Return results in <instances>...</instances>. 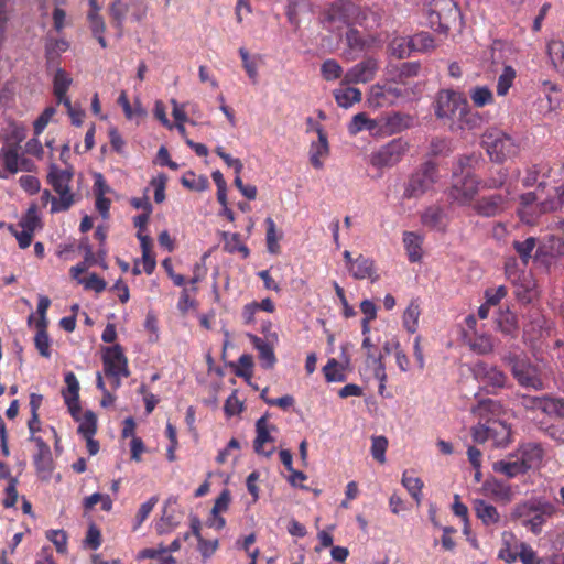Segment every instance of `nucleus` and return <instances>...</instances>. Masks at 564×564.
Returning a JSON list of instances; mask_svg holds the SVG:
<instances>
[{"label": "nucleus", "mask_w": 564, "mask_h": 564, "mask_svg": "<svg viewBox=\"0 0 564 564\" xmlns=\"http://www.w3.org/2000/svg\"><path fill=\"white\" fill-rule=\"evenodd\" d=\"M506 197L501 194H494L482 197L475 205L476 212L485 217H492L501 213L506 207Z\"/></svg>", "instance_id": "obj_20"}, {"label": "nucleus", "mask_w": 564, "mask_h": 564, "mask_svg": "<svg viewBox=\"0 0 564 564\" xmlns=\"http://www.w3.org/2000/svg\"><path fill=\"white\" fill-rule=\"evenodd\" d=\"M538 199L539 196L535 192H529L520 196L521 208L519 209V215L522 221L532 224L534 217L542 213L540 210L541 204L539 206L534 205Z\"/></svg>", "instance_id": "obj_26"}, {"label": "nucleus", "mask_w": 564, "mask_h": 564, "mask_svg": "<svg viewBox=\"0 0 564 564\" xmlns=\"http://www.w3.org/2000/svg\"><path fill=\"white\" fill-rule=\"evenodd\" d=\"M46 538L55 545L58 553L66 552L67 535L63 530H50Z\"/></svg>", "instance_id": "obj_61"}, {"label": "nucleus", "mask_w": 564, "mask_h": 564, "mask_svg": "<svg viewBox=\"0 0 564 564\" xmlns=\"http://www.w3.org/2000/svg\"><path fill=\"white\" fill-rule=\"evenodd\" d=\"M551 169L547 164L540 163L534 164L527 170V174L522 180V183L525 187L533 186L535 184L542 186L544 184L543 178L550 176Z\"/></svg>", "instance_id": "obj_32"}, {"label": "nucleus", "mask_w": 564, "mask_h": 564, "mask_svg": "<svg viewBox=\"0 0 564 564\" xmlns=\"http://www.w3.org/2000/svg\"><path fill=\"white\" fill-rule=\"evenodd\" d=\"M267 225V234H265V242L267 249L271 254H278L280 252L279 240L281 236L276 232V227L271 217L265 219Z\"/></svg>", "instance_id": "obj_46"}, {"label": "nucleus", "mask_w": 564, "mask_h": 564, "mask_svg": "<svg viewBox=\"0 0 564 564\" xmlns=\"http://www.w3.org/2000/svg\"><path fill=\"white\" fill-rule=\"evenodd\" d=\"M434 113L452 132L475 129L480 122L479 115L469 109L467 99L451 89L437 93Z\"/></svg>", "instance_id": "obj_1"}, {"label": "nucleus", "mask_w": 564, "mask_h": 564, "mask_svg": "<svg viewBox=\"0 0 564 564\" xmlns=\"http://www.w3.org/2000/svg\"><path fill=\"white\" fill-rule=\"evenodd\" d=\"M328 21L343 20L347 25L358 24L373 30L381 24L382 13L379 10L361 9L352 3L334 4L327 12Z\"/></svg>", "instance_id": "obj_4"}, {"label": "nucleus", "mask_w": 564, "mask_h": 564, "mask_svg": "<svg viewBox=\"0 0 564 564\" xmlns=\"http://www.w3.org/2000/svg\"><path fill=\"white\" fill-rule=\"evenodd\" d=\"M402 485L409 491L413 499L419 503L421 501V491L423 481L419 477L410 476L406 473L402 476Z\"/></svg>", "instance_id": "obj_50"}, {"label": "nucleus", "mask_w": 564, "mask_h": 564, "mask_svg": "<svg viewBox=\"0 0 564 564\" xmlns=\"http://www.w3.org/2000/svg\"><path fill=\"white\" fill-rule=\"evenodd\" d=\"M487 153L495 162H503L519 152V143L507 132L490 128L482 135Z\"/></svg>", "instance_id": "obj_7"}, {"label": "nucleus", "mask_w": 564, "mask_h": 564, "mask_svg": "<svg viewBox=\"0 0 564 564\" xmlns=\"http://www.w3.org/2000/svg\"><path fill=\"white\" fill-rule=\"evenodd\" d=\"M346 86L347 87L335 89L333 95L339 107L348 109L354 104H357L361 100L362 94L358 88L350 87L349 85Z\"/></svg>", "instance_id": "obj_30"}, {"label": "nucleus", "mask_w": 564, "mask_h": 564, "mask_svg": "<svg viewBox=\"0 0 564 564\" xmlns=\"http://www.w3.org/2000/svg\"><path fill=\"white\" fill-rule=\"evenodd\" d=\"M421 221L424 226L437 231H443L446 227L445 214L438 207H429L422 214Z\"/></svg>", "instance_id": "obj_33"}, {"label": "nucleus", "mask_w": 564, "mask_h": 564, "mask_svg": "<svg viewBox=\"0 0 564 564\" xmlns=\"http://www.w3.org/2000/svg\"><path fill=\"white\" fill-rule=\"evenodd\" d=\"M517 455L528 470L540 466L543 459V449L536 443H527L519 448Z\"/></svg>", "instance_id": "obj_22"}, {"label": "nucleus", "mask_w": 564, "mask_h": 564, "mask_svg": "<svg viewBox=\"0 0 564 564\" xmlns=\"http://www.w3.org/2000/svg\"><path fill=\"white\" fill-rule=\"evenodd\" d=\"M223 236L224 247L228 252H241L243 258H247L249 256V249L246 245L241 242L239 234L224 232Z\"/></svg>", "instance_id": "obj_45"}, {"label": "nucleus", "mask_w": 564, "mask_h": 564, "mask_svg": "<svg viewBox=\"0 0 564 564\" xmlns=\"http://www.w3.org/2000/svg\"><path fill=\"white\" fill-rule=\"evenodd\" d=\"M19 226L25 230L31 232H35L37 228L41 227V220L37 215V210L35 206H31L25 215L19 221Z\"/></svg>", "instance_id": "obj_53"}, {"label": "nucleus", "mask_w": 564, "mask_h": 564, "mask_svg": "<svg viewBox=\"0 0 564 564\" xmlns=\"http://www.w3.org/2000/svg\"><path fill=\"white\" fill-rule=\"evenodd\" d=\"M413 51L411 45V39L403 36H397L389 43V52L391 55L398 58H405Z\"/></svg>", "instance_id": "obj_40"}, {"label": "nucleus", "mask_w": 564, "mask_h": 564, "mask_svg": "<svg viewBox=\"0 0 564 564\" xmlns=\"http://www.w3.org/2000/svg\"><path fill=\"white\" fill-rule=\"evenodd\" d=\"M46 180L58 195V198L53 199L51 213L56 214L68 210L75 204V195L70 191L73 171L70 169H61L56 164H51Z\"/></svg>", "instance_id": "obj_5"}, {"label": "nucleus", "mask_w": 564, "mask_h": 564, "mask_svg": "<svg viewBox=\"0 0 564 564\" xmlns=\"http://www.w3.org/2000/svg\"><path fill=\"white\" fill-rule=\"evenodd\" d=\"M484 490L488 497L503 503L510 502L513 497L510 485L497 479L487 480L484 484Z\"/></svg>", "instance_id": "obj_23"}, {"label": "nucleus", "mask_w": 564, "mask_h": 564, "mask_svg": "<svg viewBox=\"0 0 564 564\" xmlns=\"http://www.w3.org/2000/svg\"><path fill=\"white\" fill-rule=\"evenodd\" d=\"M104 372L111 379L113 389L121 386V379L130 375L128 360L119 345L107 347L102 355Z\"/></svg>", "instance_id": "obj_9"}, {"label": "nucleus", "mask_w": 564, "mask_h": 564, "mask_svg": "<svg viewBox=\"0 0 564 564\" xmlns=\"http://www.w3.org/2000/svg\"><path fill=\"white\" fill-rule=\"evenodd\" d=\"M79 284H82L86 290H94L97 293H100L106 289V282L95 273L79 280Z\"/></svg>", "instance_id": "obj_64"}, {"label": "nucleus", "mask_w": 564, "mask_h": 564, "mask_svg": "<svg viewBox=\"0 0 564 564\" xmlns=\"http://www.w3.org/2000/svg\"><path fill=\"white\" fill-rule=\"evenodd\" d=\"M425 17L431 29L447 34L451 26L458 21L460 12L454 0H432L425 8Z\"/></svg>", "instance_id": "obj_6"}, {"label": "nucleus", "mask_w": 564, "mask_h": 564, "mask_svg": "<svg viewBox=\"0 0 564 564\" xmlns=\"http://www.w3.org/2000/svg\"><path fill=\"white\" fill-rule=\"evenodd\" d=\"M250 340L253 345V347L259 352V359L261 361V366L265 369H270L274 366L276 362V358L273 351L272 346L263 340L262 338L256 336V335H249Z\"/></svg>", "instance_id": "obj_29"}, {"label": "nucleus", "mask_w": 564, "mask_h": 564, "mask_svg": "<svg viewBox=\"0 0 564 564\" xmlns=\"http://www.w3.org/2000/svg\"><path fill=\"white\" fill-rule=\"evenodd\" d=\"M403 243L410 262H419L423 254V237L414 231H405L403 234Z\"/></svg>", "instance_id": "obj_28"}, {"label": "nucleus", "mask_w": 564, "mask_h": 564, "mask_svg": "<svg viewBox=\"0 0 564 564\" xmlns=\"http://www.w3.org/2000/svg\"><path fill=\"white\" fill-rule=\"evenodd\" d=\"M503 360L511 367V372L520 386L531 388L536 391L545 388L538 366L532 365L524 358L511 354L506 356Z\"/></svg>", "instance_id": "obj_8"}, {"label": "nucleus", "mask_w": 564, "mask_h": 564, "mask_svg": "<svg viewBox=\"0 0 564 564\" xmlns=\"http://www.w3.org/2000/svg\"><path fill=\"white\" fill-rule=\"evenodd\" d=\"M182 185L188 189L203 192L209 186V182L206 176L195 175L193 172H187L181 180Z\"/></svg>", "instance_id": "obj_49"}, {"label": "nucleus", "mask_w": 564, "mask_h": 564, "mask_svg": "<svg viewBox=\"0 0 564 564\" xmlns=\"http://www.w3.org/2000/svg\"><path fill=\"white\" fill-rule=\"evenodd\" d=\"M469 97L476 107L491 105L495 100L492 91L487 86H476L469 90Z\"/></svg>", "instance_id": "obj_39"}, {"label": "nucleus", "mask_w": 564, "mask_h": 564, "mask_svg": "<svg viewBox=\"0 0 564 564\" xmlns=\"http://www.w3.org/2000/svg\"><path fill=\"white\" fill-rule=\"evenodd\" d=\"M322 77L327 82H333L344 77L345 73L339 63L335 59H326L321 65Z\"/></svg>", "instance_id": "obj_44"}, {"label": "nucleus", "mask_w": 564, "mask_h": 564, "mask_svg": "<svg viewBox=\"0 0 564 564\" xmlns=\"http://www.w3.org/2000/svg\"><path fill=\"white\" fill-rule=\"evenodd\" d=\"M510 434V427L500 421H492L489 425L478 424L473 429V438L475 442L484 443L492 438L498 446L509 444Z\"/></svg>", "instance_id": "obj_13"}, {"label": "nucleus", "mask_w": 564, "mask_h": 564, "mask_svg": "<svg viewBox=\"0 0 564 564\" xmlns=\"http://www.w3.org/2000/svg\"><path fill=\"white\" fill-rule=\"evenodd\" d=\"M37 332L34 337V344L40 355L48 358L51 356V339L46 332V327H36Z\"/></svg>", "instance_id": "obj_51"}, {"label": "nucleus", "mask_w": 564, "mask_h": 564, "mask_svg": "<svg viewBox=\"0 0 564 564\" xmlns=\"http://www.w3.org/2000/svg\"><path fill=\"white\" fill-rule=\"evenodd\" d=\"M469 347L476 354L488 355L494 351L495 343L491 336L480 334L469 339Z\"/></svg>", "instance_id": "obj_38"}, {"label": "nucleus", "mask_w": 564, "mask_h": 564, "mask_svg": "<svg viewBox=\"0 0 564 564\" xmlns=\"http://www.w3.org/2000/svg\"><path fill=\"white\" fill-rule=\"evenodd\" d=\"M275 426L269 424L267 415L261 416L256 422V432L257 436L253 442L254 452L260 455H264L265 457H270L274 448L265 451L264 444L272 443L274 438L271 436L270 432L274 431Z\"/></svg>", "instance_id": "obj_19"}, {"label": "nucleus", "mask_w": 564, "mask_h": 564, "mask_svg": "<svg viewBox=\"0 0 564 564\" xmlns=\"http://www.w3.org/2000/svg\"><path fill=\"white\" fill-rule=\"evenodd\" d=\"M167 177L164 174H160L151 181V186L154 188V200L161 204L165 199V186Z\"/></svg>", "instance_id": "obj_63"}, {"label": "nucleus", "mask_w": 564, "mask_h": 564, "mask_svg": "<svg viewBox=\"0 0 564 564\" xmlns=\"http://www.w3.org/2000/svg\"><path fill=\"white\" fill-rule=\"evenodd\" d=\"M379 69V62L372 56H368L361 62L350 67L341 79V85L366 84L371 82Z\"/></svg>", "instance_id": "obj_14"}, {"label": "nucleus", "mask_w": 564, "mask_h": 564, "mask_svg": "<svg viewBox=\"0 0 564 564\" xmlns=\"http://www.w3.org/2000/svg\"><path fill=\"white\" fill-rule=\"evenodd\" d=\"M2 138L4 143L1 148L0 156L6 170L11 174H17L20 171H34V162L21 153V142L26 138V127L11 121L4 129Z\"/></svg>", "instance_id": "obj_2"}, {"label": "nucleus", "mask_w": 564, "mask_h": 564, "mask_svg": "<svg viewBox=\"0 0 564 564\" xmlns=\"http://www.w3.org/2000/svg\"><path fill=\"white\" fill-rule=\"evenodd\" d=\"M557 511L558 508L553 502L539 498L518 503L512 509L511 518L520 520L523 527L539 534L547 519L555 516Z\"/></svg>", "instance_id": "obj_3"}, {"label": "nucleus", "mask_w": 564, "mask_h": 564, "mask_svg": "<svg viewBox=\"0 0 564 564\" xmlns=\"http://www.w3.org/2000/svg\"><path fill=\"white\" fill-rule=\"evenodd\" d=\"M387 448L388 440L386 436H373L371 438V455L380 464H383L386 462Z\"/></svg>", "instance_id": "obj_56"}, {"label": "nucleus", "mask_w": 564, "mask_h": 564, "mask_svg": "<svg viewBox=\"0 0 564 564\" xmlns=\"http://www.w3.org/2000/svg\"><path fill=\"white\" fill-rule=\"evenodd\" d=\"M78 433L83 437L94 436L97 431V417L93 411H86L83 417L79 416Z\"/></svg>", "instance_id": "obj_48"}, {"label": "nucleus", "mask_w": 564, "mask_h": 564, "mask_svg": "<svg viewBox=\"0 0 564 564\" xmlns=\"http://www.w3.org/2000/svg\"><path fill=\"white\" fill-rule=\"evenodd\" d=\"M516 78V70L512 66L506 65L502 69V73L498 77L497 82V95L506 96L513 85Z\"/></svg>", "instance_id": "obj_43"}, {"label": "nucleus", "mask_w": 564, "mask_h": 564, "mask_svg": "<svg viewBox=\"0 0 564 564\" xmlns=\"http://www.w3.org/2000/svg\"><path fill=\"white\" fill-rule=\"evenodd\" d=\"M421 310L417 301H411L403 313V326L409 333H415L419 326Z\"/></svg>", "instance_id": "obj_37"}, {"label": "nucleus", "mask_w": 564, "mask_h": 564, "mask_svg": "<svg viewBox=\"0 0 564 564\" xmlns=\"http://www.w3.org/2000/svg\"><path fill=\"white\" fill-rule=\"evenodd\" d=\"M131 2H124L123 0H113L109 6V14L113 20V25L118 30H122L123 22L128 11L130 10Z\"/></svg>", "instance_id": "obj_36"}, {"label": "nucleus", "mask_w": 564, "mask_h": 564, "mask_svg": "<svg viewBox=\"0 0 564 564\" xmlns=\"http://www.w3.org/2000/svg\"><path fill=\"white\" fill-rule=\"evenodd\" d=\"M409 150V143L395 138L370 154V164L377 169L391 167L398 164Z\"/></svg>", "instance_id": "obj_11"}, {"label": "nucleus", "mask_w": 564, "mask_h": 564, "mask_svg": "<svg viewBox=\"0 0 564 564\" xmlns=\"http://www.w3.org/2000/svg\"><path fill=\"white\" fill-rule=\"evenodd\" d=\"M348 270L356 280L370 279L371 281H377L379 278L373 261L362 254L358 256L354 262H351Z\"/></svg>", "instance_id": "obj_21"}, {"label": "nucleus", "mask_w": 564, "mask_h": 564, "mask_svg": "<svg viewBox=\"0 0 564 564\" xmlns=\"http://www.w3.org/2000/svg\"><path fill=\"white\" fill-rule=\"evenodd\" d=\"M64 381L66 383V389L62 392L64 401L72 416L79 420V382L72 371L65 373Z\"/></svg>", "instance_id": "obj_18"}, {"label": "nucleus", "mask_w": 564, "mask_h": 564, "mask_svg": "<svg viewBox=\"0 0 564 564\" xmlns=\"http://www.w3.org/2000/svg\"><path fill=\"white\" fill-rule=\"evenodd\" d=\"M368 100L376 107H382L386 104L391 102L390 98H388L386 86L380 84L371 86Z\"/></svg>", "instance_id": "obj_55"}, {"label": "nucleus", "mask_w": 564, "mask_h": 564, "mask_svg": "<svg viewBox=\"0 0 564 564\" xmlns=\"http://www.w3.org/2000/svg\"><path fill=\"white\" fill-rule=\"evenodd\" d=\"M536 242H538V240L534 237H528L524 240H513L512 247H513L514 251L517 252V254L519 256L520 261L523 264V267L528 265L529 261L532 258L534 250H535L534 259L544 261L543 257L547 253L545 251V246L538 247Z\"/></svg>", "instance_id": "obj_17"}, {"label": "nucleus", "mask_w": 564, "mask_h": 564, "mask_svg": "<svg viewBox=\"0 0 564 564\" xmlns=\"http://www.w3.org/2000/svg\"><path fill=\"white\" fill-rule=\"evenodd\" d=\"M541 412L547 415L564 417V399L545 397Z\"/></svg>", "instance_id": "obj_54"}, {"label": "nucleus", "mask_w": 564, "mask_h": 564, "mask_svg": "<svg viewBox=\"0 0 564 564\" xmlns=\"http://www.w3.org/2000/svg\"><path fill=\"white\" fill-rule=\"evenodd\" d=\"M519 542L511 533L502 534V546L499 550L498 557L507 564L514 563L519 557Z\"/></svg>", "instance_id": "obj_31"}, {"label": "nucleus", "mask_w": 564, "mask_h": 564, "mask_svg": "<svg viewBox=\"0 0 564 564\" xmlns=\"http://www.w3.org/2000/svg\"><path fill=\"white\" fill-rule=\"evenodd\" d=\"M383 134L384 137L397 134L412 126V117L395 112L383 117Z\"/></svg>", "instance_id": "obj_24"}, {"label": "nucleus", "mask_w": 564, "mask_h": 564, "mask_svg": "<svg viewBox=\"0 0 564 564\" xmlns=\"http://www.w3.org/2000/svg\"><path fill=\"white\" fill-rule=\"evenodd\" d=\"M36 446L33 463L41 479L48 480L54 469V462L50 446L41 437H30Z\"/></svg>", "instance_id": "obj_16"}, {"label": "nucleus", "mask_w": 564, "mask_h": 564, "mask_svg": "<svg viewBox=\"0 0 564 564\" xmlns=\"http://www.w3.org/2000/svg\"><path fill=\"white\" fill-rule=\"evenodd\" d=\"M555 196L541 202L540 210L543 213L553 212L564 206V186L555 187Z\"/></svg>", "instance_id": "obj_52"}, {"label": "nucleus", "mask_w": 564, "mask_h": 564, "mask_svg": "<svg viewBox=\"0 0 564 564\" xmlns=\"http://www.w3.org/2000/svg\"><path fill=\"white\" fill-rule=\"evenodd\" d=\"M316 131L318 133V141L311 144L310 161L315 169L319 170L324 165L323 158L327 156L329 148L326 134L324 133L323 129L318 127Z\"/></svg>", "instance_id": "obj_25"}, {"label": "nucleus", "mask_w": 564, "mask_h": 564, "mask_svg": "<svg viewBox=\"0 0 564 564\" xmlns=\"http://www.w3.org/2000/svg\"><path fill=\"white\" fill-rule=\"evenodd\" d=\"M167 550L163 545H159L158 547H149L144 549L139 553V558H158L162 557L161 564H173L174 558L171 555H165Z\"/></svg>", "instance_id": "obj_57"}, {"label": "nucleus", "mask_w": 564, "mask_h": 564, "mask_svg": "<svg viewBox=\"0 0 564 564\" xmlns=\"http://www.w3.org/2000/svg\"><path fill=\"white\" fill-rule=\"evenodd\" d=\"M474 510L478 519L487 525H496L500 522V514L497 508L485 500L477 499L474 501Z\"/></svg>", "instance_id": "obj_27"}, {"label": "nucleus", "mask_w": 564, "mask_h": 564, "mask_svg": "<svg viewBox=\"0 0 564 564\" xmlns=\"http://www.w3.org/2000/svg\"><path fill=\"white\" fill-rule=\"evenodd\" d=\"M55 112H56V109L54 107H47L41 113V116L34 121V134L36 137H39L44 131V129L46 128V126L48 124V122L51 121L53 116L55 115Z\"/></svg>", "instance_id": "obj_62"}, {"label": "nucleus", "mask_w": 564, "mask_h": 564, "mask_svg": "<svg viewBox=\"0 0 564 564\" xmlns=\"http://www.w3.org/2000/svg\"><path fill=\"white\" fill-rule=\"evenodd\" d=\"M323 371L328 382H344L346 380L345 367L336 359H329Z\"/></svg>", "instance_id": "obj_41"}, {"label": "nucleus", "mask_w": 564, "mask_h": 564, "mask_svg": "<svg viewBox=\"0 0 564 564\" xmlns=\"http://www.w3.org/2000/svg\"><path fill=\"white\" fill-rule=\"evenodd\" d=\"M519 549V560L522 562V564H538V562L541 560L536 555V552L525 542H519L518 545Z\"/></svg>", "instance_id": "obj_60"}, {"label": "nucleus", "mask_w": 564, "mask_h": 564, "mask_svg": "<svg viewBox=\"0 0 564 564\" xmlns=\"http://www.w3.org/2000/svg\"><path fill=\"white\" fill-rule=\"evenodd\" d=\"M499 329L510 336H514L518 329L517 317L512 313H506L498 319Z\"/></svg>", "instance_id": "obj_59"}, {"label": "nucleus", "mask_w": 564, "mask_h": 564, "mask_svg": "<svg viewBox=\"0 0 564 564\" xmlns=\"http://www.w3.org/2000/svg\"><path fill=\"white\" fill-rule=\"evenodd\" d=\"M546 52L553 67L564 74V41L551 40L547 42Z\"/></svg>", "instance_id": "obj_34"}, {"label": "nucleus", "mask_w": 564, "mask_h": 564, "mask_svg": "<svg viewBox=\"0 0 564 564\" xmlns=\"http://www.w3.org/2000/svg\"><path fill=\"white\" fill-rule=\"evenodd\" d=\"M479 181L466 171L462 177L455 178L451 188V197L460 205L470 203L478 192Z\"/></svg>", "instance_id": "obj_15"}, {"label": "nucleus", "mask_w": 564, "mask_h": 564, "mask_svg": "<svg viewBox=\"0 0 564 564\" xmlns=\"http://www.w3.org/2000/svg\"><path fill=\"white\" fill-rule=\"evenodd\" d=\"M413 51L430 52L435 48L436 44L433 36L429 32H420L411 37Z\"/></svg>", "instance_id": "obj_47"}, {"label": "nucleus", "mask_w": 564, "mask_h": 564, "mask_svg": "<svg viewBox=\"0 0 564 564\" xmlns=\"http://www.w3.org/2000/svg\"><path fill=\"white\" fill-rule=\"evenodd\" d=\"M436 180V166L431 162L424 163L421 169L410 177L405 185L403 197L408 199L421 197L433 188Z\"/></svg>", "instance_id": "obj_10"}, {"label": "nucleus", "mask_w": 564, "mask_h": 564, "mask_svg": "<svg viewBox=\"0 0 564 564\" xmlns=\"http://www.w3.org/2000/svg\"><path fill=\"white\" fill-rule=\"evenodd\" d=\"M474 378L491 390L502 389L508 383V377L494 365L477 361L470 368Z\"/></svg>", "instance_id": "obj_12"}, {"label": "nucleus", "mask_w": 564, "mask_h": 564, "mask_svg": "<svg viewBox=\"0 0 564 564\" xmlns=\"http://www.w3.org/2000/svg\"><path fill=\"white\" fill-rule=\"evenodd\" d=\"M70 84L72 78L68 76V74L63 69H57L54 76V95H66Z\"/></svg>", "instance_id": "obj_58"}, {"label": "nucleus", "mask_w": 564, "mask_h": 564, "mask_svg": "<svg viewBox=\"0 0 564 564\" xmlns=\"http://www.w3.org/2000/svg\"><path fill=\"white\" fill-rule=\"evenodd\" d=\"M473 412L480 419H486L490 422L489 415H496L500 412V404L491 399L480 400L476 406L473 408Z\"/></svg>", "instance_id": "obj_42"}, {"label": "nucleus", "mask_w": 564, "mask_h": 564, "mask_svg": "<svg viewBox=\"0 0 564 564\" xmlns=\"http://www.w3.org/2000/svg\"><path fill=\"white\" fill-rule=\"evenodd\" d=\"M494 470L497 473H501L509 478L516 477L527 471L518 455H516V459L513 460L496 462L494 464Z\"/></svg>", "instance_id": "obj_35"}]
</instances>
